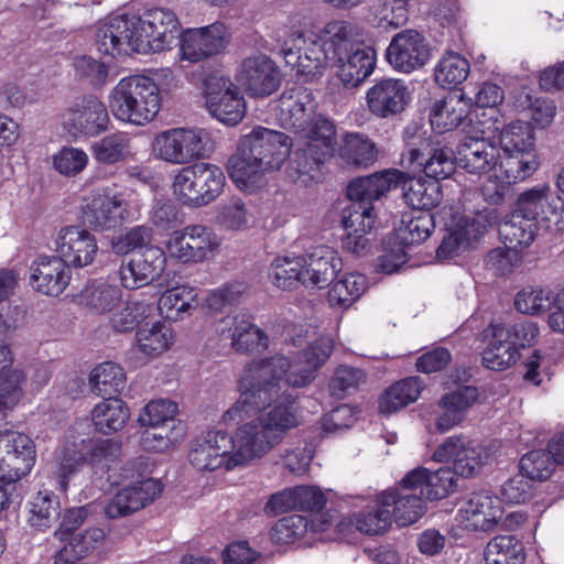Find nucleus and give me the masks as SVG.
<instances>
[{
	"mask_svg": "<svg viewBox=\"0 0 564 564\" xmlns=\"http://www.w3.org/2000/svg\"><path fill=\"white\" fill-rule=\"evenodd\" d=\"M367 379L366 372L352 366H338L330 378L328 388L330 395L343 399L350 390H357Z\"/></svg>",
	"mask_w": 564,
	"mask_h": 564,
	"instance_id": "69168bd1",
	"label": "nucleus"
},
{
	"mask_svg": "<svg viewBox=\"0 0 564 564\" xmlns=\"http://www.w3.org/2000/svg\"><path fill=\"white\" fill-rule=\"evenodd\" d=\"M410 100V91L402 79L382 78L377 80L366 94L368 109L378 118L401 113Z\"/></svg>",
	"mask_w": 564,
	"mask_h": 564,
	"instance_id": "cd10ccee",
	"label": "nucleus"
},
{
	"mask_svg": "<svg viewBox=\"0 0 564 564\" xmlns=\"http://www.w3.org/2000/svg\"><path fill=\"white\" fill-rule=\"evenodd\" d=\"M304 258L308 286L323 289L336 279L343 269L337 251L327 246L314 247Z\"/></svg>",
	"mask_w": 564,
	"mask_h": 564,
	"instance_id": "473e14b6",
	"label": "nucleus"
},
{
	"mask_svg": "<svg viewBox=\"0 0 564 564\" xmlns=\"http://www.w3.org/2000/svg\"><path fill=\"white\" fill-rule=\"evenodd\" d=\"M349 204L343 209L341 224L346 235L341 239L343 249L356 254H364L369 248L366 235L373 228L376 214L372 197L368 195L355 196L350 193V183L347 186Z\"/></svg>",
	"mask_w": 564,
	"mask_h": 564,
	"instance_id": "4468645a",
	"label": "nucleus"
},
{
	"mask_svg": "<svg viewBox=\"0 0 564 564\" xmlns=\"http://www.w3.org/2000/svg\"><path fill=\"white\" fill-rule=\"evenodd\" d=\"M534 130L529 122L513 121L510 122L499 135L498 147L502 152L514 151H535Z\"/></svg>",
	"mask_w": 564,
	"mask_h": 564,
	"instance_id": "13d9d810",
	"label": "nucleus"
},
{
	"mask_svg": "<svg viewBox=\"0 0 564 564\" xmlns=\"http://www.w3.org/2000/svg\"><path fill=\"white\" fill-rule=\"evenodd\" d=\"M495 220L496 210L484 208L482 210H477L473 215L462 216L455 223V226L470 246L487 232L488 228L494 225Z\"/></svg>",
	"mask_w": 564,
	"mask_h": 564,
	"instance_id": "e2e57ef3",
	"label": "nucleus"
},
{
	"mask_svg": "<svg viewBox=\"0 0 564 564\" xmlns=\"http://www.w3.org/2000/svg\"><path fill=\"white\" fill-rule=\"evenodd\" d=\"M226 176L214 164L196 162L183 167L174 177L173 189L180 202L202 207L214 202L223 192Z\"/></svg>",
	"mask_w": 564,
	"mask_h": 564,
	"instance_id": "9b49d317",
	"label": "nucleus"
},
{
	"mask_svg": "<svg viewBox=\"0 0 564 564\" xmlns=\"http://www.w3.org/2000/svg\"><path fill=\"white\" fill-rule=\"evenodd\" d=\"M330 158L325 152L306 144L294 152L289 165L290 176L294 177V182L302 181L306 183L308 180H314L321 165Z\"/></svg>",
	"mask_w": 564,
	"mask_h": 564,
	"instance_id": "864d4df0",
	"label": "nucleus"
},
{
	"mask_svg": "<svg viewBox=\"0 0 564 564\" xmlns=\"http://www.w3.org/2000/svg\"><path fill=\"white\" fill-rule=\"evenodd\" d=\"M520 471L532 480H545L555 469L552 456L542 448L532 449L524 454L519 462Z\"/></svg>",
	"mask_w": 564,
	"mask_h": 564,
	"instance_id": "0e129e2a",
	"label": "nucleus"
},
{
	"mask_svg": "<svg viewBox=\"0 0 564 564\" xmlns=\"http://www.w3.org/2000/svg\"><path fill=\"white\" fill-rule=\"evenodd\" d=\"M13 357L8 345L0 344V413L12 409L23 394L22 384L25 376L21 370H9Z\"/></svg>",
	"mask_w": 564,
	"mask_h": 564,
	"instance_id": "e433bc0d",
	"label": "nucleus"
},
{
	"mask_svg": "<svg viewBox=\"0 0 564 564\" xmlns=\"http://www.w3.org/2000/svg\"><path fill=\"white\" fill-rule=\"evenodd\" d=\"M235 449L234 437L220 430H210L198 435L192 443L188 453L189 463L198 470H216L229 467Z\"/></svg>",
	"mask_w": 564,
	"mask_h": 564,
	"instance_id": "6ab92c4d",
	"label": "nucleus"
},
{
	"mask_svg": "<svg viewBox=\"0 0 564 564\" xmlns=\"http://www.w3.org/2000/svg\"><path fill=\"white\" fill-rule=\"evenodd\" d=\"M486 564H523V544L514 535H497L491 539L484 552Z\"/></svg>",
	"mask_w": 564,
	"mask_h": 564,
	"instance_id": "49530a36",
	"label": "nucleus"
},
{
	"mask_svg": "<svg viewBox=\"0 0 564 564\" xmlns=\"http://www.w3.org/2000/svg\"><path fill=\"white\" fill-rule=\"evenodd\" d=\"M89 383L91 391L102 399L117 397L126 386V373L116 362H102L91 371Z\"/></svg>",
	"mask_w": 564,
	"mask_h": 564,
	"instance_id": "a18cd8bd",
	"label": "nucleus"
},
{
	"mask_svg": "<svg viewBox=\"0 0 564 564\" xmlns=\"http://www.w3.org/2000/svg\"><path fill=\"white\" fill-rule=\"evenodd\" d=\"M129 194L106 193L94 197L84 210V223L95 230H113L130 217Z\"/></svg>",
	"mask_w": 564,
	"mask_h": 564,
	"instance_id": "393cba45",
	"label": "nucleus"
},
{
	"mask_svg": "<svg viewBox=\"0 0 564 564\" xmlns=\"http://www.w3.org/2000/svg\"><path fill=\"white\" fill-rule=\"evenodd\" d=\"M158 156L169 163L185 164L206 159L215 150V141L205 129H170L158 134L153 142Z\"/></svg>",
	"mask_w": 564,
	"mask_h": 564,
	"instance_id": "f8f14e48",
	"label": "nucleus"
},
{
	"mask_svg": "<svg viewBox=\"0 0 564 564\" xmlns=\"http://www.w3.org/2000/svg\"><path fill=\"white\" fill-rule=\"evenodd\" d=\"M499 174L507 184H516L530 177L539 167L536 151H500Z\"/></svg>",
	"mask_w": 564,
	"mask_h": 564,
	"instance_id": "a19ab883",
	"label": "nucleus"
},
{
	"mask_svg": "<svg viewBox=\"0 0 564 564\" xmlns=\"http://www.w3.org/2000/svg\"><path fill=\"white\" fill-rule=\"evenodd\" d=\"M469 62L458 53L447 52L434 68L435 82L443 88L453 89L469 75Z\"/></svg>",
	"mask_w": 564,
	"mask_h": 564,
	"instance_id": "3c124183",
	"label": "nucleus"
},
{
	"mask_svg": "<svg viewBox=\"0 0 564 564\" xmlns=\"http://www.w3.org/2000/svg\"><path fill=\"white\" fill-rule=\"evenodd\" d=\"M416 175L408 170H384L350 181V193L355 196L368 195L372 199H379L387 192L400 187L405 203L412 210H432L442 200L441 184Z\"/></svg>",
	"mask_w": 564,
	"mask_h": 564,
	"instance_id": "423d86ee",
	"label": "nucleus"
},
{
	"mask_svg": "<svg viewBox=\"0 0 564 564\" xmlns=\"http://www.w3.org/2000/svg\"><path fill=\"white\" fill-rule=\"evenodd\" d=\"M339 158L348 165L368 167L378 158L376 143L360 132H347L338 150Z\"/></svg>",
	"mask_w": 564,
	"mask_h": 564,
	"instance_id": "4c0bfd02",
	"label": "nucleus"
},
{
	"mask_svg": "<svg viewBox=\"0 0 564 564\" xmlns=\"http://www.w3.org/2000/svg\"><path fill=\"white\" fill-rule=\"evenodd\" d=\"M380 501L392 507V519L399 527H408L422 518L426 510V499L422 495L401 494L398 489H388L380 494Z\"/></svg>",
	"mask_w": 564,
	"mask_h": 564,
	"instance_id": "72a5a7b5",
	"label": "nucleus"
},
{
	"mask_svg": "<svg viewBox=\"0 0 564 564\" xmlns=\"http://www.w3.org/2000/svg\"><path fill=\"white\" fill-rule=\"evenodd\" d=\"M148 458L138 456L121 466L120 477L130 484L118 490L105 505V516L109 519L128 517L156 499L163 491L160 480L148 477Z\"/></svg>",
	"mask_w": 564,
	"mask_h": 564,
	"instance_id": "1a4fd4ad",
	"label": "nucleus"
},
{
	"mask_svg": "<svg viewBox=\"0 0 564 564\" xmlns=\"http://www.w3.org/2000/svg\"><path fill=\"white\" fill-rule=\"evenodd\" d=\"M36 462L33 440L23 433L0 431V466L10 480H20L29 475Z\"/></svg>",
	"mask_w": 564,
	"mask_h": 564,
	"instance_id": "aec40b11",
	"label": "nucleus"
},
{
	"mask_svg": "<svg viewBox=\"0 0 564 564\" xmlns=\"http://www.w3.org/2000/svg\"><path fill=\"white\" fill-rule=\"evenodd\" d=\"M198 292L188 285H177L163 292L158 301L156 308L160 315L167 321L183 319L197 304Z\"/></svg>",
	"mask_w": 564,
	"mask_h": 564,
	"instance_id": "ea45409f",
	"label": "nucleus"
},
{
	"mask_svg": "<svg viewBox=\"0 0 564 564\" xmlns=\"http://www.w3.org/2000/svg\"><path fill=\"white\" fill-rule=\"evenodd\" d=\"M218 246V238L210 228L193 225L174 231L166 248L178 261L197 263L207 259Z\"/></svg>",
	"mask_w": 564,
	"mask_h": 564,
	"instance_id": "412c9836",
	"label": "nucleus"
},
{
	"mask_svg": "<svg viewBox=\"0 0 564 564\" xmlns=\"http://www.w3.org/2000/svg\"><path fill=\"white\" fill-rule=\"evenodd\" d=\"M229 40L230 34L225 23L215 22L180 32L174 45H180L182 59L196 63L221 53L229 44Z\"/></svg>",
	"mask_w": 564,
	"mask_h": 564,
	"instance_id": "a211bd4d",
	"label": "nucleus"
},
{
	"mask_svg": "<svg viewBox=\"0 0 564 564\" xmlns=\"http://www.w3.org/2000/svg\"><path fill=\"white\" fill-rule=\"evenodd\" d=\"M564 228V203L549 186L521 193L512 212L499 226V236L509 249L529 247L541 228Z\"/></svg>",
	"mask_w": 564,
	"mask_h": 564,
	"instance_id": "20e7f679",
	"label": "nucleus"
},
{
	"mask_svg": "<svg viewBox=\"0 0 564 564\" xmlns=\"http://www.w3.org/2000/svg\"><path fill=\"white\" fill-rule=\"evenodd\" d=\"M130 417L126 402L118 397H108L97 403L91 411V422L97 432L110 435L124 427Z\"/></svg>",
	"mask_w": 564,
	"mask_h": 564,
	"instance_id": "f704fd0d",
	"label": "nucleus"
},
{
	"mask_svg": "<svg viewBox=\"0 0 564 564\" xmlns=\"http://www.w3.org/2000/svg\"><path fill=\"white\" fill-rule=\"evenodd\" d=\"M83 453L86 464L94 468L109 471L122 455V444L112 438L83 441Z\"/></svg>",
	"mask_w": 564,
	"mask_h": 564,
	"instance_id": "09e8293b",
	"label": "nucleus"
},
{
	"mask_svg": "<svg viewBox=\"0 0 564 564\" xmlns=\"http://www.w3.org/2000/svg\"><path fill=\"white\" fill-rule=\"evenodd\" d=\"M552 303H554L552 292L542 288L523 289L517 293L514 299L516 310L528 315L546 312Z\"/></svg>",
	"mask_w": 564,
	"mask_h": 564,
	"instance_id": "338daca9",
	"label": "nucleus"
},
{
	"mask_svg": "<svg viewBox=\"0 0 564 564\" xmlns=\"http://www.w3.org/2000/svg\"><path fill=\"white\" fill-rule=\"evenodd\" d=\"M457 476L454 468L441 467L434 473L429 470V477L425 487L421 489V495L430 501L446 498L457 487Z\"/></svg>",
	"mask_w": 564,
	"mask_h": 564,
	"instance_id": "680f3d73",
	"label": "nucleus"
},
{
	"mask_svg": "<svg viewBox=\"0 0 564 564\" xmlns=\"http://www.w3.org/2000/svg\"><path fill=\"white\" fill-rule=\"evenodd\" d=\"M339 24H326L318 33L300 35V46L295 48H283V56L286 65L296 68L297 73L305 76L307 80H313L323 75L327 68V53L325 46L334 37L339 39L343 34Z\"/></svg>",
	"mask_w": 564,
	"mask_h": 564,
	"instance_id": "ddd939ff",
	"label": "nucleus"
},
{
	"mask_svg": "<svg viewBox=\"0 0 564 564\" xmlns=\"http://www.w3.org/2000/svg\"><path fill=\"white\" fill-rule=\"evenodd\" d=\"M291 149L288 134L257 126L241 138L238 154L229 160V175L239 187L252 186L261 174L280 170Z\"/></svg>",
	"mask_w": 564,
	"mask_h": 564,
	"instance_id": "39448f33",
	"label": "nucleus"
},
{
	"mask_svg": "<svg viewBox=\"0 0 564 564\" xmlns=\"http://www.w3.org/2000/svg\"><path fill=\"white\" fill-rule=\"evenodd\" d=\"M159 85L149 76L131 75L121 78L109 96L113 117L122 122L145 126L161 109Z\"/></svg>",
	"mask_w": 564,
	"mask_h": 564,
	"instance_id": "0eeeda50",
	"label": "nucleus"
},
{
	"mask_svg": "<svg viewBox=\"0 0 564 564\" xmlns=\"http://www.w3.org/2000/svg\"><path fill=\"white\" fill-rule=\"evenodd\" d=\"M121 299L122 292L117 285L98 280L88 282L79 293L80 304L97 313L112 311L119 305Z\"/></svg>",
	"mask_w": 564,
	"mask_h": 564,
	"instance_id": "c03bdc74",
	"label": "nucleus"
},
{
	"mask_svg": "<svg viewBox=\"0 0 564 564\" xmlns=\"http://www.w3.org/2000/svg\"><path fill=\"white\" fill-rule=\"evenodd\" d=\"M204 95L208 112L221 123L236 126L245 118V98L229 79L208 76L204 79Z\"/></svg>",
	"mask_w": 564,
	"mask_h": 564,
	"instance_id": "dca6fc26",
	"label": "nucleus"
},
{
	"mask_svg": "<svg viewBox=\"0 0 564 564\" xmlns=\"http://www.w3.org/2000/svg\"><path fill=\"white\" fill-rule=\"evenodd\" d=\"M432 129L442 134L459 127L467 117V111L459 100H436L430 110Z\"/></svg>",
	"mask_w": 564,
	"mask_h": 564,
	"instance_id": "603ef678",
	"label": "nucleus"
},
{
	"mask_svg": "<svg viewBox=\"0 0 564 564\" xmlns=\"http://www.w3.org/2000/svg\"><path fill=\"white\" fill-rule=\"evenodd\" d=\"M30 284L32 288L48 296H58L70 281L69 267L57 256H40L33 261Z\"/></svg>",
	"mask_w": 564,
	"mask_h": 564,
	"instance_id": "c756f323",
	"label": "nucleus"
},
{
	"mask_svg": "<svg viewBox=\"0 0 564 564\" xmlns=\"http://www.w3.org/2000/svg\"><path fill=\"white\" fill-rule=\"evenodd\" d=\"M308 529V520L301 514H290L279 519L270 531L273 544L289 545L302 540Z\"/></svg>",
	"mask_w": 564,
	"mask_h": 564,
	"instance_id": "052dcab7",
	"label": "nucleus"
},
{
	"mask_svg": "<svg viewBox=\"0 0 564 564\" xmlns=\"http://www.w3.org/2000/svg\"><path fill=\"white\" fill-rule=\"evenodd\" d=\"M166 256L162 248L150 246L122 261L119 276L123 288L135 290L156 281L164 272Z\"/></svg>",
	"mask_w": 564,
	"mask_h": 564,
	"instance_id": "5701e85b",
	"label": "nucleus"
},
{
	"mask_svg": "<svg viewBox=\"0 0 564 564\" xmlns=\"http://www.w3.org/2000/svg\"><path fill=\"white\" fill-rule=\"evenodd\" d=\"M433 460L447 463L463 478L474 477L489 458L488 451L465 435L447 437L433 453Z\"/></svg>",
	"mask_w": 564,
	"mask_h": 564,
	"instance_id": "f3484780",
	"label": "nucleus"
},
{
	"mask_svg": "<svg viewBox=\"0 0 564 564\" xmlns=\"http://www.w3.org/2000/svg\"><path fill=\"white\" fill-rule=\"evenodd\" d=\"M458 514L467 529L487 532L502 519L503 508L498 496L489 491H478L463 501Z\"/></svg>",
	"mask_w": 564,
	"mask_h": 564,
	"instance_id": "bb28decb",
	"label": "nucleus"
},
{
	"mask_svg": "<svg viewBox=\"0 0 564 564\" xmlns=\"http://www.w3.org/2000/svg\"><path fill=\"white\" fill-rule=\"evenodd\" d=\"M431 56L425 36L415 30H403L390 42L386 57L397 70L409 74L424 66Z\"/></svg>",
	"mask_w": 564,
	"mask_h": 564,
	"instance_id": "4be33fe9",
	"label": "nucleus"
},
{
	"mask_svg": "<svg viewBox=\"0 0 564 564\" xmlns=\"http://www.w3.org/2000/svg\"><path fill=\"white\" fill-rule=\"evenodd\" d=\"M138 350L147 356L154 357L161 355L170 348L173 341V333L170 326L161 321L144 323L137 330Z\"/></svg>",
	"mask_w": 564,
	"mask_h": 564,
	"instance_id": "de8ad7c7",
	"label": "nucleus"
},
{
	"mask_svg": "<svg viewBox=\"0 0 564 564\" xmlns=\"http://www.w3.org/2000/svg\"><path fill=\"white\" fill-rule=\"evenodd\" d=\"M56 252L68 267L84 268L98 252L95 236L82 226L63 227L55 239Z\"/></svg>",
	"mask_w": 564,
	"mask_h": 564,
	"instance_id": "a878e982",
	"label": "nucleus"
},
{
	"mask_svg": "<svg viewBox=\"0 0 564 564\" xmlns=\"http://www.w3.org/2000/svg\"><path fill=\"white\" fill-rule=\"evenodd\" d=\"M490 327L492 338L482 352V365L488 369L502 371L518 361L520 352L503 337L507 335L505 325L492 324Z\"/></svg>",
	"mask_w": 564,
	"mask_h": 564,
	"instance_id": "79ce46f5",
	"label": "nucleus"
},
{
	"mask_svg": "<svg viewBox=\"0 0 564 564\" xmlns=\"http://www.w3.org/2000/svg\"><path fill=\"white\" fill-rule=\"evenodd\" d=\"M422 390L420 377H408L393 383L384 390L378 400L380 413L391 414L405 408L419 399Z\"/></svg>",
	"mask_w": 564,
	"mask_h": 564,
	"instance_id": "58836bf2",
	"label": "nucleus"
},
{
	"mask_svg": "<svg viewBox=\"0 0 564 564\" xmlns=\"http://www.w3.org/2000/svg\"><path fill=\"white\" fill-rule=\"evenodd\" d=\"M328 24H339L344 34L339 39L327 40L325 53L327 67L336 66L337 75L346 88L358 87L369 77L376 67V51L361 42L355 41L354 25L344 20H335Z\"/></svg>",
	"mask_w": 564,
	"mask_h": 564,
	"instance_id": "6e6552de",
	"label": "nucleus"
},
{
	"mask_svg": "<svg viewBox=\"0 0 564 564\" xmlns=\"http://www.w3.org/2000/svg\"><path fill=\"white\" fill-rule=\"evenodd\" d=\"M412 130L414 128L406 127L403 131L405 150L400 156L402 169L412 174L423 173L426 178L437 183L451 177L458 167L456 152L446 145L433 147L423 134Z\"/></svg>",
	"mask_w": 564,
	"mask_h": 564,
	"instance_id": "9d476101",
	"label": "nucleus"
},
{
	"mask_svg": "<svg viewBox=\"0 0 564 564\" xmlns=\"http://www.w3.org/2000/svg\"><path fill=\"white\" fill-rule=\"evenodd\" d=\"M329 285L327 295L329 305L348 307L362 295L367 281L362 274L345 273L341 278L334 279Z\"/></svg>",
	"mask_w": 564,
	"mask_h": 564,
	"instance_id": "8fccbe9b",
	"label": "nucleus"
},
{
	"mask_svg": "<svg viewBox=\"0 0 564 564\" xmlns=\"http://www.w3.org/2000/svg\"><path fill=\"white\" fill-rule=\"evenodd\" d=\"M218 332L224 338L231 339L232 348L241 354L260 352L268 347L267 334L239 316L223 318Z\"/></svg>",
	"mask_w": 564,
	"mask_h": 564,
	"instance_id": "2f4dec72",
	"label": "nucleus"
},
{
	"mask_svg": "<svg viewBox=\"0 0 564 564\" xmlns=\"http://www.w3.org/2000/svg\"><path fill=\"white\" fill-rule=\"evenodd\" d=\"M281 112L286 124L294 131L308 127L310 120L316 115V100L312 89L294 85L286 88L279 99Z\"/></svg>",
	"mask_w": 564,
	"mask_h": 564,
	"instance_id": "7c9ffc66",
	"label": "nucleus"
},
{
	"mask_svg": "<svg viewBox=\"0 0 564 564\" xmlns=\"http://www.w3.org/2000/svg\"><path fill=\"white\" fill-rule=\"evenodd\" d=\"M130 153V138L124 132L105 135L91 145L94 159L101 164H116Z\"/></svg>",
	"mask_w": 564,
	"mask_h": 564,
	"instance_id": "6e6d98bb",
	"label": "nucleus"
},
{
	"mask_svg": "<svg viewBox=\"0 0 564 564\" xmlns=\"http://www.w3.org/2000/svg\"><path fill=\"white\" fill-rule=\"evenodd\" d=\"M236 79L250 97L264 98L280 87L281 73L270 57L259 54L242 61Z\"/></svg>",
	"mask_w": 564,
	"mask_h": 564,
	"instance_id": "b1692460",
	"label": "nucleus"
},
{
	"mask_svg": "<svg viewBox=\"0 0 564 564\" xmlns=\"http://www.w3.org/2000/svg\"><path fill=\"white\" fill-rule=\"evenodd\" d=\"M296 133H304L307 138V143L313 149L323 151L333 156L336 147V127L327 118L318 115L310 120L308 127L303 130L295 131Z\"/></svg>",
	"mask_w": 564,
	"mask_h": 564,
	"instance_id": "4d7b16f0",
	"label": "nucleus"
},
{
	"mask_svg": "<svg viewBox=\"0 0 564 564\" xmlns=\"http://www.w3.org/2000/svg\"><path fill=\"white\" fill-rule=\"evenodd\" d=\"M62 122L73 137L94 138L108 130L110 117L105 104L89 94L76 97L64 109Z\"/></svg>",
	"mask_w": 564,
	"mask_h": 564,
	"instance_id": "2eb2a0df",
	"label": "nucleus"
},
{
	"mask_svg": "<svg viewBox=\"0 0 564 564\" xmlns=\"http://www.w3.org/2000/svg\"><path fill=\"white\" fill-rule=\"evenodd\" d=\"M289 364L284 358L263 360L258 378H242L238 382L239 399L224 413L226 424H241L234 437L235 449L229 467L261 458L276 446L286 432L299 425V401L296 395H279L276 381Z\"/></svg>",
	"mask_w": 564,
	"mask_h": 564,
	"instance_id": "f03ea898",
	"label": "nucleus"
},
{
	"mask_svg": "<svg viewBox=\"0 0 564 564\" xmlns=\"http://www.w3.org/2000/svg\"><path fill=\"white\" fill-rule=\"evenodd\" d=\"M434 228L435 214L432 210H411L402 215L395 240L403 247L420 245L432 235Z\"/></svg>",
	"mask_w": 564,
	"mask_h": 564,
	"instance_id": "c9c22d12",
	"label": "nucleus"
},
{
	"mask_svg": "<svg viewBox=\"0 0 564 564\" xmlns=\"http://www.w3.org/2000/svg\"><path fill=\"white\" fill-rule=\"evenodd\" d=\"M304 258L278 257L271 263L269 279L281 290H292L300 284L308 286L304 269Z\"/></svg>",
	"mask_w": 564,
	"mask_h": 564,
	"instance_id": "37998d69",
	"label": "nucleus"
},
{
	"mask_svg": "<svg viewBox=\"0 0 564 564\" xmlns=\"http://www.w3.org/2000/svg\"><path fill=\"white\" fill-rule=\"evenodd\" d=\"M180 26L176 14L170 9L153 8L143 15L122 13L98 28L96 46L100 54L111 57L129 52H162L176 43Z\"/></svg>",
	"mask_w": 564,
	"mask_h": 564,
	"instance_id": "7ed1b4c3",
	"label": "nucleus"
},
{
	"mask_svg": "<svg viewBox=\"0 0 564 564\" xmlns=\"http://www.w3.org/2000/svg\"><path fill=\"white\" fill-rule=\"evenodd\" d=\"M31 527L37 530L50 528L61 516L59 498L51 490H40L30 501Z\"/></svg>",
	"mask_w": 564,
	"mask_h": 564,
	"instance_id": "5fc2aeb1",
	"label": "nucleus"
},
{
	"mask_svg": "<svg viewBox=\"0 0 564 564\" xmlns=\"http://www.w3.org/2000/svg\"><path fill=\"white\" fill-rule=\"evenodd\" d=\"M356 528L367 535L383 534L392 523V512L389 506H386L378 498L373 507L361 510L355 516Z\"/></svg>",
	"mask_w": 564,
	"mask_h": 564,
	"instance_id": "bf43d9fd",
	"label": "nucleus"
},
{
	"mask_svg": "<svg viewBox=\"0 0 564 564\" xmlns=\"http://www.w3.org/2000/svg\"><path fill=\"white\" fill-rule=\"evenodd\" d=\"M152 229L145 225L129 228L124 234L111 240V249L116 254H128L137 249L150 247Z\"/></svg>",
	"mask_w": 564,
	"mask_h": 564,
	"instance_id": "774afa93",
	"label": "nucleus"
},
{
	"mask_svg": "<svg viewBox=\"0 0 564 564\" xmlns=\"http://www.w3.org/2000/svg\"><path fill=\"white\" fill-rule=\"evenodd\" d=\"M500 149L488 138L466 137L456 149L458 167L468 174L481 176L498 165Z\"/></svg>",
	"mask_w": 564,
	"mask_h": 564,
	"instance_id": "c85d7f7f",
	"label": "nucleus"
},
{
	"mask_svg": "<svg viewBox=\"0 0 564 564\" xmlns=\"http://www.w3.org/2000/svg\"><path fill=\"white\" fill-rule=\"evenodd\" d=\"M289 364L284 358L263 360L258 378H242L238 382L239 399L224 413L226 424H241L234 437L235 449L229 467L261 458L276 446L286 432L299 425V401L296 395H279L276 381Z\"/></svg>",
	"mask_w": 564,
	"mask_h": 564,
	"instance_id": "f257e3e1",
	"label": "nucleus"
}]
</instances>
